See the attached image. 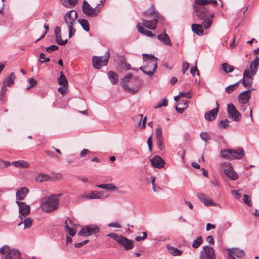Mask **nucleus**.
<instances>
[{
	"instance_id": "f257e3e1",
	"label": "nucleus",
	"mask_w": 259,
	"mask_h": 259,
	"mask_svg": "<svg viewBox=\"0 0 259 259\" xmlns=\"http://www.w3.org/2000/svg\"><path fill=\"white\" fill-rule=\"evenodd\" d=\"M259 66V58L256 57L250 64L249 69H245L243 72L242 83L244 87H250L253 83V76L257 72ZM241 81V80H240Z\"/></svg>"
},
{
	"instance_id": "f03ea898",
	"label": "nucleus",
	"mask_w": 259,
	"mask_h": 259,
	"mask_svg": "<svg viewBox=\"0 0 259 259\" xmlns=\"http://www.w3.org/2000/svg\"><path fill=\"white\" fill-rule=\"evenodd\" d=\"M142 56L146 65L140 67V69L146 75L152 77L157 68V58L152 55L147 54H143Z\"/></svg>"
},
{
	"instance_id": "7ed1b4c3",
	"label": "nucleus",
	"mask_w": 259,
	"mask_h": 259,
	"mask_svg": "<svg viewBox=\"0 0 259 259\" xmlns=\"http://www.w3.org/2000/svg\"><path fill=\"white\" fill-rule=\"evenodd\" d=\"M122 86L125 91L136 94L141 88L142 82L138 78L134 77L131 73H129L123 79Z\"/></svg>"
},
{
	"instance_id": "20e7f679",
	"label": "nucleus",
	"mask_w": 259,
	"mask_h": 259,
	"mask_svg": "<svg viewBox=\"0 0 259 259\" xmlns=\"http://www.w3.org/2000/svg\"><path fill=\"white\" fill-rule=\"evenodd\" d=\"M59 199L55 195H51L41 199V207L46 212H53L58 208Z\"/></svg>"
},
{
	"instance_id": "39448f33",
	"label": "nucleus",
	"mask_w": 259,
	"mask_h": 259,
	"mask_svg": "<svg viewBox=\"0 0 259 259\" xmlns=\"http://www.w3.org/2000/svg\"><path fill=\"white\" fill-rule=\"evenodd\" d=\"M221 155L222 157L228 159H240L244 156V152L242 149H227L221 150Z\"/></svg>"
},
{
	"instance_id": "423d86ee",
	"label": "nucleus",
	"mask_w": 259,
	"mask_h": 259,
	"mask_svg": "<svg viewBox=\"0 0 259 259\" xmlns=\"http://www.w3.org/2000/svg\"><path fill=\"white\" fill-rule=\"evenodd\" d=\"M77 18V14L75 10L69 11L64 17L65 22L68 27L69 38L75 33V30L73 28V25Z\"/></svg>"
},
{
	"instance_id": "0eeeda50",
	"label": "nucleus",
	"mask_w": 259,
	"mask_h": 259,
	"mask_svg": "<svg viewBox=\"0 0 259 259\" xmlns=\"http://www.w3.org/2000/svg\"><path fill=\"white\" fill-rule=\"evenodd\" d=\"M107 236L110 237L118 242L119 244L124 247L125 250H130L134 247L133 241L124 237L123 235H119L114 233H110L107 234Z\"/></svg>"
},
{
	"instance_id": "6e6552de",
	"label": "nucleus",
	"mask_w": 259,
	"mask_h": 259,
	"mask_svg": "<svg viewBox=\"0 0 259 259\" xmlns=\"http://www.w3.org/2000/svg\"><path fill=\"white\" fill-rule=\"evenodd\" d=\"M220 170L231 180H236L238 178V174L233 170L232 165L230 162H225L222 163Z\"/></svg>"
},
{
	"instance_id": "1a4fd4ad",
	"label": "nucleus",
	"mask_w": 259,
	"mask_h": 259,
	"mask_svg": "<svg viewBox=\"0 0 259 259\" xmlns=\"http://www.w3.org/2000/svg\"><path fill=\"white\" fill-rule=\"evenodd\" d=\"M110 57L109 51H107L104 56H94L92 59L93 66L96 69H100L102 67L106 66Z\"/></svg>"
},
{
	"instance_id": "9d476101",
	"label": "nucleus",
	"mask_w": 259,
	"mask_h": 259,
	"mask_svg": "<svg viewBox=\"0 0 259 259\" xmlns=\"http://www.w3.org/2000/svg\"><path fill=\"white\" fill-rule=\"evenodd\" d=\"M100 4H98L95 8H93L88 2L84 1L82 11L88 17H96L99 14L102 9V7H100Z\"/></svg>"
},
{
	"instance_id": "9b49d317",
	"label": "nucleus",
	"mask_w": 259,
	"mask_h": 259,
	"mask_svg": "<svg viewBox=\"0 0 259 259\" xmlns=\"http://www.w3.org/2000/svg\"><path fill=\"white\" fill-rule=\"evenodd\" d=\"M100 231V228L97 225L92 224L82 228L78 232V235L81 236H89L96 234Z\"/></svg>"
},
{
	"instance_id": "f8f14e48",
	"label": "nucleus",
	"mask_w": 259,
	"mask_h": 259,
	"mask_svg": "<svg viewBox=\"0 0 259 259\" xmlns=\"http://www.w3.org/2000/svg\"><path fill=\"white\" fill-rule=\"evenodd\" d=\"M200 259H215L214 249L209 246H204L200 253Z\"/></svg>"
},
{
	"instance_id": "ddd939ff",
	"label": "nucleus",
	"mask_w": 259,
	"mask_h": 259,
	"mask_svg": "<svg viewBox=\"0 0 259 259\" xmlns=\"http://www.w3.org/2000/svg\"><path fill=\"white\" fill-rule=\"evenodd\" d=\"M193 10L195 13H196V16L198 19L200 20H205L206 18L207 14L208 13V9L205 7L203 6H196L193 4Z\"/></svg>"
},
{
	"instance_id": "4468645a",
	"label": "nucleus",
	"mask_w": 259,
	"mask_h": 259,
	"mask_svg": "<svg viewBox=\"0 0 259 259\" xmlns=\"http://www.w3.org/2000/svg\"><path fill=\"white\" fill-rule=\"evenodd\" d=\"M16 203L19 206V217L22 221L23 220V217L25 218L26 215L30 213V206L24 202L19 201H16Z\"/></svg>"
},
{
	"instance_id": "2eb2a0df",
	"label": "nucleus",
	"mask_w": 259,
	"mask_h": 259,
	"mask_svg": "<svg viewBox=\"0 0 259 259\" xmlns=\"http://www.w3.org/2000/svg\"><path fill=\"white\" fill-rule=\"evenodd\" d=\"M227 112L233 120L235 121H239L240 120V114L236 109V107L232 104H228Z\"/></svg>"
},
{
	"instance_id": "dca6fc26",
	"label": "nucleus",
	"mask_w": 259,
	"mask_h": 259,
	"mask_svg": "<svg viewBox=\"0 0 259 259\" xmlns=\"http://www.w3.org/2000/svg\"><path fill=\"white\" fill-rule=\"evenodd\" d=\"M159 20H161V18L155 17V18L151 20H147L143 18L141 19L143 25L150 30H154L156 29L157 23Z\"/></svg>"
},
{
	"instance_id": "f3484780",
	"label": "nucleus",
	"mask_w": 259,
	"mask_h": 259,
	"mask_svg": "<svg viewBox=\"0 0 259 259\" xmlns=\"http://www.w3.org/2000/svg\"><path fill=\"white\" fill-rule=\"evenodd\" d=\"M252 90H247L239 94L238 99L239 103L242 104H247L251 97V91Z\"/></svg>"
},
{
	"instance_id": "a211bd4d",
	"label": "nucleus",
	"mask_w": 259,
	"mask_h": 259,
	"mask_svg": "<svg viewBox=\"0 0 259 259\" xmlns=\"http://www.w3.org/2000/svg\"><path fill=\"white\" fill-rule=\"evenodd\" d=\"M151 165L156 168H161L164 167L165 164L164 161L159 156H154L151 160Z\"/></svg>"
},
{
	"instance_id": "6ab92c4d",
	"label": "nucleus",
	"mask_w": 259,
	"mask_h": 259,
	"mask_svg": "<svg viewBox=\"0 0 259 259\" xmlns=\"http://www.w3.org/2000/svg\"><path fill=\"white\" fill-rule=\"evenodd\" d=\"M217 107L210 111H207L205 113L204 117L206 120L208 121L213 120L218 114L219 111V104L216 103Z\"/></svg>"
},
{
	"instance_id": "aec40b11",
	"label": "nucleus",
	"mask_w": 259,
	"mask_h": 259,
	"mask_svg": "<svg viewBox=\"0 0 259 259\" xmlns=\"http://www.w3.org/2000/svg\"><path fill=\"white\" fill-rule=\"evenodd\" d=\"M3 259H22L21 253L17 249H12L10 252L5 255Z\"/></svg>"
},
{
	"instance_id": "412c9836",
	"label": "nucleus",
	"mask_w": 259,
	"mask_h": 259,
	"mask_svg": "<svg viewBox=\"0 0 259 259\" xmlns=\"http://www.w3.org/2000/svg\"><path fill=\"white\" fill-rule=\"evenodd\" d=\"M157 39L162 44L167 46H172V43L168 34L164 32L157 35Z\"/></svg>"
},
{
	"instance_id": "4be33fe9",
	"label": "nucleus",
	"mask_w": 259,
	"mask_h": 259,
	"mask_svg": "<svg viewBox=\"0 0 259 259\" xmlns=\"http://www.w3.org/2000/svg\"><path fill=\"white\" fill-rule=\"evenodd\" d=\"M197 197L199 199L200 201L203 202L205 205L209 206L212 205L214 206V204L212 202V200L207 195H205L203 193H198Z\"/></svg>"
},
{
	"instance_id": "5701e85b",
	"label": "nucleus",
	"mask_w": 259,
	"mask_h": 259,
	"mask_svg": "<svg viewBox=\"0 0 259 259\" xmlns=\"http://www.w3.org/2000/svg\"><path fill=\"white\" fill-rule=\"evenodd\" d=\"M29 190L26 187H22L19 190H17L16 196L17 201L23 200L25 198Z\"/></svg>"
},
{
	"instance_id": "b1692460",
	"label": "nucleus",
	"mask_w": 259,
	"mask_h": 259,
	"mask_svg": "<svg viewBox=\"0 0 259 259\" xmlns=\"http://www.w3.org/2000/svg\"><path fill=\"white\" fill-rule=\"evenodd\" d=\"M143 14L145 16H149L154 14V17L161 18V20H163V17L155 11L154 6L153 5H151L150 8L148 10L143 12Z\"/></svg>"
},
{
	"instance_id": "393cba45",
	"label": "nucleus",
	"mask_w": 259,
	"mask_h": 259,
	"mask_svg": "<svg viewBox=\"0 0 259 259\" xmlns=\"http://www.w3.org/2000/svg\"><path fill=\"white\" fill-rule=\"evenodd\" d=\"M136 27H137V28L138 31L140 33H141L146 36L151 37L155 36V35L151 31L148 30L146 29L145 28H144L142 26L141 23H138L137 24Z\"/></svg>"
},
{
	"instance_id": "a878e982",
	"label": "nucleus",
	"mask_w": 259,
	"mask_h": 259,
	"mask_svg": "<svg viewBox=\"0 0 259 259\" xmlns=\"http://www.w3.org/2000/svg\"><path fill=\"white\" fill-rule=\"evenodd\" d=\"M230 256H232L233 258H234V256L237 257H242L244 254V251L243 250L239 249L238 248H233L229 253Z\"/></svg>"
},
{
	"instance_id": "bb28decb",
	"label": "nucleus",
	"mask_w": 259,
	"mask_h": 259,
	"mask_svg": "<svg viewBox=\"0 0 259 259\" xmlns=\"http://www.w3.org/2000/svg\"><path fill=\"white\" fill-rule=\"evenodd\" d=\"M102 195L100 192H98L96 191H93L91 193L83 196L88 199H100L102 197Z\"/></svg>"
},
{
	"instance_id": "cd10ccee",
	"label": "nucleus",
	"mask_w": 259,
	"mask_h": 259,
	"mask_svg": "<svg viewBox=\"0 0 259 259\" xmlns=\"http://www.w3.org/2000/svg\"><path fill=\"white\" fill-rule=\"evenodd\" d=\"M16 79V76L14 72H12L9 76H8L6 79L4 81L3 84L5 86L10 87L14 82V80Z\"/></svg>"
},
{
	"instance_id": "c85d7f7f",
	"label": "nucleus",
	"mask_w": 259,
	"mask_h": 259,
	"mask_svg": "<svg viewBox=\"0 0 259 259\" xmlns=\"http://www.w3.org/2000/svg\"><path fill=\"white\" fill-rule=\"evenodd\" d=\"M203 25L197 24H193L192 25V31L198 35H202L203 33L204 30Z\"/></svg>"
},
{
	"instance_id": "c756f323",
	"label": "nucleus",
	"mask_w": 259,
	"mask_h": 259,
	"mask_svg": "<svg viewBox=\"0 0 259 259\" xmlns=\"http://www.w3.org/2000/svg\"><path fill=\"white\" fill-rule=\"evenodd\" d=\"M209 18H206L202 22V25L205 29L209 28L212 24V19L214 18V13H211L209 15Z\"/></svg>"
},
{
	"instance_id": "7c9ffc66",
	"label": "nucleus",
	"mask_w": 259,
	"mask_h": 259,
	"mask_svg": "<svg viewBox=\"0 0 259 259\" xmlns=\"http://www.w3.org/2000/svg\"><path fill=\"white\" fill-rule=\"evenodd\" d=\"M108 78L113 84H116L118 81V76L117 73L112 71H110L108 73Z\"/></svg>"
},
{
	"instance_id": "2f4dec72",
	"label": "nucleus",
	"mask_w": 259,
	"mask_h": 259,
	"mask_svg": "<svg viewBox=\"0 0 259 259\" xmlns=\"http://www.w3.org/2000/svg\"><path fill=\"white\" fill-rule=\"evenodd\" d=\"M61 2L64 7L72 8L77 4L78 0H61Z\"/></svg>"
},
{
	"instance_id": "473e14b6",
	"label": "nucleus",
	"mask_w": 259,
	"mask_h": 259,
	"mask_svg": "<svg viewBox=\"0 0 259 259\" xmlns=\"http://www.w3.org/2000/svg\"><path fill=\"white\" fill-rule=\"evenodd\" d=\"M53 178L50 176L44 174H39L35 178V180L38 182H42L48 180L52 181Z\"/></svg>"
},
{
	"instance_id": "72a5a7b5",
	"label": "nucleus",
	"mask_w": 259,
	"mask_h": 259,
	"mask_svg": "<svg viewBox=\"0 0 259 259\" xmlns=\"http://www.w3.org/2000/svg\"><path fill=\"white\" fill-rule=\"evenodd\" d=\"M96 187L99 188L106 189L110 191L116 190L117 189L116 186H115L113 184L111 183L97 185H96Z\"/></svg>"
},
{
	"instance_id": "f704fd0d",
	"label": "nucleus",
	"mask_w": 259,
	"mask_h": 259,
	"mask_svg": "<svg viewBox=\"0 0 259 259\" xmlns=\"http://www.w3.org/2000/svg\"><path fill=\"white\" fill-rule=\"evenodd\" d=\"M167 249L169 252L174 256L181 255L182 253V251L173 246H168Z\"/></svg>"
},
{
	"instance_id": "c9c22d12",
	"label": "nucleus",
	"mask_w": 259,
	"mask_h": 259,
	"mask_svg": "<svg viewBox=\"0 0 259 259\" xmlns=\"http://www.w3.org/2000/svg\"><path fill=\"white\" fill-rule=\"evenodd\" d=\"M12 164L16 167H29V164L23 160H19V161H14L12 163Z\"/></svg>"
},
{
	"instance_id": "e433bc0d",
	"label": "nucleus",
	"mask_w": 259,
	"mask_h": 259,
	"mask_svg": "<svg viewBox=\"0 0 259 259\" xmlns=\"http://www.w3.org/2000/svg\"><path fill=\"white\" fill-rule=\"evenodd\" d=\"M78 23L81 25L82 28L86 31L88 32L90 30L89 23L86 19H79L78 20Z\"/></svg>"
},
{
	"instance_id": "4c0bfd02",
	"label": "nucleus",
	"mask_w": 259,
	"mask_h": 259,
	"mask_svg": "<svg viewBox=\"0 0 259 259\" xmlns=\"http://www.w3.org/2000/svg\"><path fill=\"white\" fill-rule=\"evenodd\" d=\"M241 82V80H239L237 82L235 83L234 84L230 85L226 88L225 92L228 94H230L233 92L234 90L236 89L239 85V83Z\"/></svg>"
},
{
	"instance_id": "58836bf2",
	"label": "nucleus",
	"mask_w": 259,
	"mask_h": 259,
	"mask_svg": "<svg viewBox=\"0 0 259 259\" xmlns=\"http://www.w3.org/2000/svg\"><path fill=\"white\" fill-rule=\"evenodd\" d=\"M24 224V229L30 228L32 225V220L30 218L24 219L23 222H21L18 224V226H20L21 224Z\"/></svg>"
},
{
	"instance_id": "ea45409f",
	"label": "nucleus",
	"mask_w": 259,
	"mask_h": 259,
	"mask_svg": "<svg viewBox=\"0 0 259 259\" xmlns=\"http://www.w3.org/2000/svg\"><path fill=\"white\" fill-rule=\"evenodd\" d=\"M58 83L60 85H67L68 84V81L66 79V78L65 76L64 75L63 73L62 72H61L60 73V76L59 78H58Z\"/></svg>"
},
{
	"instance_id": "a19ab883",
	"label": "nucleus",
	"mask_w": 259,
	"mask_h": 259,
	"mask_svg": "<svg viewBox=\"0 0 259 259\" xmlns=\"http://www.w3.org/2000/svg\"><path fill=\"white\" fill-rule=\"evenodd\" d=\"M203 242L202 238L201 236H198L195 240H194L192 243V247L194 248H198Z\"/></svg>"
},
{
	"instance_id": "79ce46f5",
	"label": "nucleus",
	"mask_w": 259,
	"mask_h": 259,
	"mask_svg": "<svg viewBox=\"0 0 259 259\" xmlns=\"http://www.w3.org/2000/svg\"><path fill=\"white\" fill-rule=\"evenodd\" d=\"M222 66L223 70L226 73L232 72L234 69L233 66L227 64V63H223Z\"/></svg>"
},
{
	"instance_id": "37998d69",
	"label": "nucleus",
	"mask_w": 259,
	"mask_h": 259,
	"mask_svg": "<svg viewBox=\"0 0 259 259\" xmlns=\"http://www.w3.org/2000/svg\"><path fill=\"white\" fill-rule=\"evenodd\" d=\"M168 105V101L166 98H163L161 100L158 102L157 104L154 106L155 109L160 108L162 106H167Z\"/></svg>"
},
{
	"instance_id": "c03bdc74",
	"label": "nucleus",
	"mask_w": 259,
	"mask_h": 259,
	"mask_svg": "<svg viewBox=\"0 0 259 259\" xmlns=\"http://www.w3.org/2000/svg\"><path fill=\"white\" fill-rule=\"evenodd\" d=\"M243 201L248 206L251 207L252 206L251 198L248 195L244 194L243 196Z\"/></svg>"
},
{
	"instance_id": "a18cd8bd",
	"label": "nucleus",
	"mask_w": 259,
	"mask_h": 259,
	"mask_svg": "<svg viewBox=\"0 0 259 259\" xmlns=\"http://www.w3.org/2000/svg\"><path fill=\"white\" fill-rule=\"evenodd\" d=\"M56 41L60 46L64 45L67 42V39H62L61 34H58L57 35H56Z\"/></svg>"
},
{
	"instance_id": "49530a36",
	"label": "nucleus",
	"mask_w": 259,
	"mask_h": 259,
	"mask_svg": "<svg viewBox=\"0 0 259 259\" xmlns=\"http://www.w3.org/2000/svg\"><path fill=\"white\" fill-rule=\"evenodd\" d=\"M155 135L156 136V140L163 139L161 127L159 125H158L155 130Z\"/></svg>"
},
{
	"instance_id": "de8ad7c7",
	"label": "nucleus",
	"mask_w": 259,
	"mask_h": 259,
	"mask_svg": "<svg viewBox=\"0 0 259 259\" xmlns=\"http://www.w3.org/2000/svg\"><path fill=\"white\" fill-rule=\"evenodd\" d=\"M142 118V114L137 115L133 117V120L135 121V122L138 123V125L139 127H141Z\"/></svg>"
},
{
	"instance_id": "09e8293b",
	"label": "nucleus",
	"mask_w": 259,
	"mask_h": 259,
	"mask_svg": "<svg viewBox=\"0 0 259 259\" xmlns=\"http://www.w3.org/2000/svg\"><path fill=\"white\" fill-rule=\"evenodd\" d=\"M64 224L65 229H69L70 228L75 227V224L69 218L65 220Z\"/></svg>"
},
{
	"instance_id": "8fccbe9b",
	"label": "nucleus",
	"mask_w": 259,
	"mask_h": 259,
	"mask_svg": "<svg viewBox=\"0 0 259 259\" xmlns=\"http://www.w3.org/2000/svg\"><path fill=\"white\" fill-rule=\"evenodd\" d=\"M12 249H11L9 246L7 245L4 246L0 248V252L2 254L6 255Z\"/></svg>"
},
{
	"instance_id": "3c124183",
	"label": "nucleus",
	"mask_w": 259,
	"mask_h": 259,
	"mask_svg": "<svg viewBox=\"0 0 259 259\" xmlns=\"http://www.w3.org/2000/svg\"><path fill=\"white\" fill-rule=\"evenodd\" d=\"M208 4V0H195L194 4H195L196 6H203L205 7V6Z\"/></svg>"
},
{
	"instance_id": "603ef678",
	"label": "nucleus",
	"mask_w": 259,
	"mask_h": 259,
	"mask_svg": "<svg viewBox=\"0 0 259 259\" xmlns=\"http://www.w3.org/2000/svg\"><path fill=\"white\" fill-rule=\"evenodd\" d=\"M229 121L228 119L222 120L219 122V126L221 128H226L229 125Z\"/></svg>"
},
{
	"instance_id": "864d4df0",
	"label": "nucleus",
	"mask_w": 259,
	"mask_h": 259,
	"mask_svg": "<svg viewBox=\"0 0 259 259\" xmlns=\"http://www.w3.org/2000/svg\"><path fill=\"white\" fill-rule=\"evenodd\" d=\"M7 91V88L6 86H5V84H3V86L0 92V101L3 100Z\"/></svg>"
},
{
	"instance_id": "5fc2aeb1",
	"label": "nucleus",
	"mask_w": 259,
	"mask_h": 259,
	"mask_svg": "<svg viewBox=\"0 0 259 259\" xmlns=\"http://www.w3.org/2000/svg\"><path fill=\"white\" fill-rule=\"evenodd\" d=\"M201 138L204 141L207 142L210 140V136L207 133L202 132L200 134Z\"/></svg>"
},
{
	"instance_id": "6e6d98bb",
	"label": "nucleus",
	"mask_w": 259,
	"mask_h": 259,
	"mask_svg": "<svg viewBox=\"0 0 259 259\" xmlns=\"http://www.w3.org/2000/svg\"><path fill=\"white\" fill-rule=\"evenodd\" d=\"M28 82L30 84V86L27 88V90H29L37 84V81L33 78H29Z\"/></svg>"
},
{
	"instance_id": "4d7b16f0",
	"label": "nucleus",
	"mask_w": 259,
	"mask_h": 259,
	"mask_svg": "<svg viewBox=\"0 0 259 259\" xmlns=\"http://www.w3.org/2000/svg\"><path fill=\"white\" fill-rule=\"evenodd\" d=\"M50 61V58H46L45 55L44 53H40L39 62L41 63H43L44 62H48Z\"/></svg>"
},
{
	"instance_id": "13d9d810",
	"label": "nucleus",
	"mask_w": 259,
	"mask_h": 259,
	"mask_svg": "<svg viewBox=\"0 0 259 259\" xmlns=\"http://www.w3.org/2000/svg\"><path fill=\"white\" fill-rule=\"evenodd\" d=\"M59 49V47L56 45H51L46 48V51L48 53H51L54 51L57 50Z\"/></svg>"
},
{
	"instance_id": "bf43d9fd",
	"label": "nucleus",
	"mask_w": 259,
	"mask_h": 259,
	"mask_svg": "<svg viewBox=\"0 0 259 259\" xmlns=\"http://www.w3.org/2000/svg\"><path fill=\"white\" fill-rule=\"evenodd\" d=\"M157 142L158 143V146L159 148L161 150H163L165 148L163 139H157Z\"/></svg>"
},
{
	"instance_id": "052dcab7",
	"label": "nucleus",
	"mask_w": 259,
	"mask_h": 259,
	"mask_svg": "<svg viewBox=\"0 0 259 259\" xmlns=\"http://www.w3.org/2000/svg\"><path fill=\"white\" fill-rule=\"evenodd\" d=\"M187 108V105L186 102H184V105L181 107H178V106H176V110L180 113H182L185 109Z\"/></svg>"
},
{
	"instance_id": "680f3d73",
	"label": "nucleus",
	"mask_w": 259,
	"mask_h": 259,
	"mask_svg": "<svg viewBox=\"0 0 259 259\" xmlns=\"http://www.w3.org/2000/svg\"><path fill=\"white\" fill-rule=\"evenodd\" d=\"M147 233L146 232H143V236H138L136 237L135 240L137 241H141L147 238Z\"/></svg>"
},
{
	"instance_id": "e2e57ef3",
	"label": "nucleus",
	"mask_w": 259,
	"mask_h": 259,
	"mask_svg": "<svg viewBox=\"0 0 259 259\" xmlns=\"http://www.w3.org/2000/svg\"><path fill=\"white\" fill-rule=\"evenodd\" d=\"M66 232H68L69 235L71 236H74L76 233V229L74 227L70 228L69 229H65Z\"/></svg>"
},
{
	"instance_id": "0e129e2a",
	"label": "nucleus",
	"mask_w": 259,
	"mask_h": 259,
	"mask_svg": "<svg viewBox=\"0 0 259 259\" xmlns=\"http://www.w3.org/2000/svg\"><path fill=\"white\" fill-rule=\"evenodd\" d=\"M179 96H180V97H185L187 99H190L191 98V95H190V92L185 93V92H180Z\"/></svg>"
},
{
	"instance_id": "69168bd1",
	"label": "nucleus",
	"mask_w": 259,
	"mask_h": 259,
	"mask_svg": "<svg viewBox=\"0 0 259 259\" xmlns=\"http://www.w3.org/2000/svg\"><path fill=\"white\" fill-rule=\"evenodd\" d=\"M189 64L187 62H185L182 66V71L183 73L185 74V72L189 69Z\"/></svg>"
},
{
	"instance_id": "338daca9",
	"label": "nucleus",
	"mask_w": 259,
	"mask_h": 259,
	"mask_svg": "<svg viewBox=\"0 0 259 259\" xmlns=\"http://www.w3.org/2000/svg\"><path fill=\"white\" fill-rule=\"evenodd\" d=\"M89 240H84L83 241L75 243L74 246L76 248H79V247H81L82 246L88 243L89 242Z\"/></svg>"
},
{
	"instance_id": "774afa93",
	"label": "nucleus",
	"mask_w": 259,
	"mask_h": 259,
	"mask_svg": "<svg viewBox=\"0 0 259 259\" xmlns=\"http://www.w3.org/2000/svg\"><path fill=\"white\" fill-rule=\"evenodd\" d=\"M91 152L87 149H83L80 153V156L82 157L85 156L87 154L90 153Z\"/></svg>"
}]
</instances>
